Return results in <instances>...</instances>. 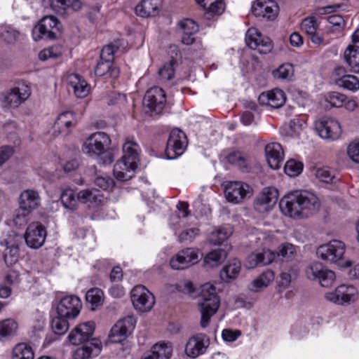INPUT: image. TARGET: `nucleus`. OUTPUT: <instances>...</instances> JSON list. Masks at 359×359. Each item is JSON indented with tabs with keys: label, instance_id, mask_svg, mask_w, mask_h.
<instances>
[{
	"label": "nucleus",
	"instance_id": "obj_33",
	"mask_svg": "<svg viewBox=\"0 0 359 359\" xmlns=\"http://www.w3.org/2000/svg\"><path fill=\"white\" fill-rule=\"evenodd\" d=\"M227 252L222 248L215 249L208 252L203 259L204 266L213 268L220 265L226 258Z\"/></svg>",
	"mask_w": 359,
	"mask_h": 359
},
{
	"label": "nucleus",
	"instance_id": "obj_9",
	"mask_svg": "<svg viewBox=\"0 0 359 359\" xmlns=\"http://www.w3.org/2000/svg\"><path fill=\"white\" fill-rule=\"evenodd\" d=\"M245 43L250 48L257 50L260 54H267L273 49L271 39L263 36L255 27H250L247 31Z\"/></svg>",
	"mask_w": 359,
	"mask_h": 359
},
{
	"label": "nucleus",
	"instance_id": "obj_6",
	"mask_svg": "<svg viewBox=\"0 0 359 359\" xmlns=\"http://www.w3.org/2000/svg\"><path fill=\"white\" fill-rule=\"evenodd\" d=\"M61 25L57 19L52 15L43 18L32 31L35 41L54 39L60 33Z\"/></svg>",
	"mask_w": 359,
	"mask_h": 359
},
{
	"label": "nucleus",
	"instance_id": "obj_4",
	"mask_svg": "<svg viewBox=\"0 0 359 359\" xmlns=\"http://www.w3.org/2000/svg\"><path fill=\"white\" fill-rule=\"evenodd\" d=\"M111 140L109 137L103 132L92 134L83 143L82 150L90 155L99 157V161L102 164H110L114 161V156L107 150Z\"/></svg>",
	"mask_w": 359,
	"mask_h": 359
},
{
	"label": "nucleus",
	"instance_id": "obj_34",
	"mask_svg": "<svg viewBox=\"0 0 359 359\" xmlns=\"http://www.w3.org/2000/svg\"><path fill=\"white\" fill-rule=\"evenodd\" d=\"M241 267V262L238 259L231 260L221 270V278L225 282H229L236 278L240 273Z\"/></svg>",
	"mask_w": 359,
	"mask_h": 359
},
{
	"label": "nucleus",
	"instance_id": "obj_12",
	"mask_svg": "<svg viewBox=\"0 0 359 359\" xmlns=\"http://www.w3.org/2000/svg\"><path fill=\"white\" fill-rule=\"evenodd\" d=\"M315 128L319 136L325 140H336L341 134L339 123L332 118H322L316 122Z\"/></svg>",
	"mask_w": 359,
	"mask_h": 359
},
{
	"label": "nucleus",
	"instance_id": "obj_18",
	"mask_svg": "<svg viewBox=\"0 0 359 359\" xmlns=\"http://www.w3.org/2000/svg\"><path fill=\"white\" fill-rule=\"evenodd\" d=\"M182 138H185V134L182 130L174 129L171 131L165 149L167 158L175 159L183 153L184 143Z\"/></svg>",
	"mask_w": 359,
	"mask_h": 359
},
{
	"label": "nucleus",
	"instance_id": "obj_41",
	"mask_svg": "<svg viewBox=\"0 0 359 359\" xmlns=\"http://www.w3.org/2000/svg\"><path fill=\"white\" fill-rule=\"evenodd\" d=\"M68 319L60 315L53 318L50 324L53 332L58 335H62L66 333L69 329Z\"/></svg>",
	"mask_w": 359,
	"mask_h": 359
},
{
	"label": "nucleus",
	"instance_id": "obj_31",
	"mask_svg": "<svg viewBox=\"0 0 359 359\" xmlns=\"http://www.w3.org/2000/svg\"><path fill=\"white\" fill-rule=\"evenodd\" d=\"M19 203L22 210L29 212L38 208L40 203V197L39 194L34 190H25L20 196Z\"/></svg>",
	"mask_w": 359,
	"mask_h": 359
},
{
	"label": "nucleus",
	"instance_id": "obj_8",
	"mask_svg": "<svg viewBox=\"0 0 359 359\" xmlns=\"http://www.w3.org/2000/svg\"><path fill=\"white\" fill-rule=\"evenodd\" d=\"M306 277L312 280H317L323 287L330 286L335 280L334 271L327 269L320 262H314L305 269Z\"/></svg>",
	"mask_w": 359,
	"mask_h": 359
},
{
	"label": "nucleus",
	"instance_id": "obj_42",
	"mask_svg": "<svg viewBox=\"0 0 359 359\" xmlns=\"http://www.w3.org/2000/svg\"><path fill=\"white\" fill-rule=\"evenodd\" d=\"M86 302L91 304L92 309L101 305L104 299V294L102 290L99 288H92L89 290L86 295Z\"/></svg>",
	"mask_w": 359,
	"mask_h": 359
},
{
	"label": "nucleus",
	"instance_id": "obj_40",
	"mask_svg": "<svg viewBox=\"0 0 359 359\" xmlns=\"http://www.w3.org/2000/svg\"><path fill=\"white\" fill-rule=\"evenodd\" d=\"M337 83L339 86L351 91H356L359 89V80L354 75H342L341 77L338 79Z\"/></svg>",
	"mask_w": 359,
	"mask_h": 359
},
{
	"label": "nucleus",
	"instance_id": "obj_38",
	"mask_svg": "<svg viewBox=\"0 0 359 359\" xmlns=\"http://www.w3.org/2000/svg\"><path fill=\"white\" fill-rule=\"evenodd\" d=\"M32 347L25 343H20L13 349V359H34Z\"/></svg>",
	"mask_w": 359,
	"mask_h": 359
},
{
	"label": "nucleus",
	"instance_id": "obj_35",
	"mask_svg": "<svg viewBox=\"0 0 359 359\" xmlns=\"http://www.w3.org/2000/svg\"><path fill=\"white\" fill-rule=\"evenodd\" d=\"M69 79L70 84L73 87L77 97L83 98L88 95L90 87L79 74L71 75Z\"/></svg>",
	"mask_w": 359,
	"mask_h": 359
},
{
	"label": "nucleus",
	"instance_id": "obj_17",
	"mask_svg": "<svg viewBox=\"0 0 359 359\" xmlns=\"http://www.w3.org/2000/svg\"><path fill=\"white\" fill-rule=\"evenodd\" d=\"M278 198V190L274 187H265L254 202L256 211L263 213L270 210Z\"/></svg>",
	"mask_w": 359,
	"mask_h": 359
},
{
	"label": "nucleus",
	"instance_id": "obj_7",
	"mask_svg": "<svg viewBox=\"0 0 359 359\" xmlns=\"http://www.w3.org/2000/svg\"><path fill=\"white\" fill-rule=\"evenodd\" d=\"M131 302L134 308L140 312L149 311L155 304L153 294L142 285L133 287L131 291Z\"/></svg>",
	"mask_w": 359,
	"mask_h": 359
},
{
	"label": "nucleus",
	"instance_id": "obj_53",
	"mask_svg": "<svg viewBox=\"0 0 359 359\" xmlns=\"http://www.w3.org/2000/svg\"><path fill=\"white\" fill-rule=\"evenodd\" d=\"M180 33L195 34L198 31V25L191 19H185L179 23Z\"/></svg>",
	"mask_w": 359,
	"mask_h": 359
},
{
	"label": "nucleus",
	"instance_id": "obj_30",
	"mask_svg": "<svg viewBox=\"0 0 359 359\" xmlns=\"http://www.w3.org/2000/svg\"><path fill=\"white\" fill-rule=\"evenodd\" d=\"M259 101L262 104L278 108L284 104L285 96L283 90L274 89L267 93H262L259 97Z\"/></svg>",
	"mask_w": 359,
	"mask_h": 359
},
{
	"label": "nucleus",
	"instance_id": "obj_45",
	"mask_svg": "<svg viewBox=\"0 0 359 359\" xmlns=\"http://www.w3.org/2000/svg\"><path fill=\"white\" fill-rule=\"evenodd\" d=\"M276 79L286 80L290 79L294 74V68L290 63H285L280 65L273 72Z\"/></svg>",
	"mask_w": 359,
	"mask_h": 359
},
{
	"label": "nucleus",
	"instance_id": "obj_55",
	"mask_svg": "<svg viewBox=\"0 0 359 359\" xmlns=\"http://www.w3.org/2000/svg\"><path fill=\"white\" fill-rule=\"evenodd\" d=\"M118 49V46L114 44L109 43L104 46L100 53V59L105 61L113 62L114 54L116 50Z\"/></svg>",
	"mask_w": 359,
	"mask_h": 359
},
{
	"label": "nucleus",
	"instance_id": "obj_27",
	"mask_svg": "<svg viewBox=\"0 0 359 359\" xmlns=\"http://www.w3.org/2000/svg\"><path fill=\"white\" fill-rule=\"evenodd\" d=\"M6 248L4 252V258L7 265L15 264L20 257L19 245L22 243V236L15 234L13 241L6 240Z\"/></svg>",
	"mask_w": 359,
	"mask_h": 359
},
{
	"label": "nucleus",
	"instance_id": "obj_2",
	"mask_svg": "<svg viewBox=\"0 0 359 359\" xmlns=\"http://www.w3.org/2000/svg\"><path fill=\"white\" fill-rule=\"evenodd\" d=\"M139 145L131 141L126 142L123 146V155L114 166V175L121 181H127L134 177L139 161Z\"/></svg>",
	"mask_w": 359,
	"mask_h": 359
},
{
	"label": "nucleus",
	"instance_id": "obj_51",
	"mask_svg": "<svg viewBox=\"0 0 359 359\" xmlns=\"http://www.w3.org/2000/svg\"><path fill=\"white\" fill-rule=\"evenodd\" d=\"M175 63L176 62L174 60H171L160 68L158 74L162 80L170 81L173 78L175 74L174 65Z\"/></svg>",
	"mask_w": 359,
	"mask_h": 359
},
{
	"label": "nucleus",
	"instance_id": "obj_44",
	"mask_svg": "<svg viewBox=\"0 0 359 359\" xmlns=\"http://www.w3.org/2000/svg\"><path fill=\"white\" fill-rule=\"evenodd\" d=\"M0 34L3 39L8 43H13L17 41L20 36V32L10 25L1 26L0 28Z\"/></svg>",
	"mask_w": 359,
	"mask_h": 359
},
{
	"label": "nucleus",
	"instance_id": "obj_19",
	"mask_svg": "<svg viewBox=\"0 0 359 359\" xmlns=\"http://www.w3.org/2000/svg\"><path fill=\"white\" fill-rule=\"evenodd\" d=\"M209 344V339L205 334L194 335L187 342L185 353L189 357L196 358L205 352Z\"/></svg>",
	"mask_w": 359,
	"mask_h": 359
},
{
	"label": "nucleus",
	"instance_id": "obj_43",
	"mask_svg": "<svg viewBox=\"0 0 359 359\" xmlns=\"http://www.w3.org/2000/svg\"><path fill=\"white\" fill-rule=\"evenodd\" d=\"M17 328L16 322L12 319L0 321V340L15 334Z\"/></svg>",
	"mask_w": 359,
	"mask_h": 359
},
{
	"label": "nucleus",
	"instance_id": "obj_23",
	"mask_svg": "<svg viewBox=\"0 0 359 359\" xmlns=\"http://www.w3.org/2000/svg\"><path fill=\"white\" fill-rule=\"evenodd\" d=\"M266 161L269 167L273 170L280 168L284 160V152L280 144L269 143L265 147Z\"/></svg>",
	"mask_w": 359,
	"mask_h": 359
},
{
	"label": "nucleus",
	"instance_id": "obj_25",
	"mask_svg": "<svg viewBox=\"0 0 359 359\" xmlns=\"http://www.w3.org/2000/svg\"><path fill=\"white\" fill-rule=\"evenodd\" d=\"M226 159L229 163L236 166L243 173H248L252 169L250 156L243 151H230L226 156Z\"/></svg>",
	"mask_w": 359,
	"mask_h": 359
},
{
	"label": "nucleus",
	"instance_id": "obj_24",
	"mask_svg": "<svg viewBox=\"0 0 359 359\" xmlns=\"http://www.w3.org/2000/svg\"><path fill=\"white\" fill-rule=\"evenodd\" d=\"M75 115L72 111H65L61 113L55 121L53 129L55 133L60 135H67L71 128L76 125Z\"/></svg>",
	"mask_w": 359,
	"mask_h": 359
},
{
	"label": "nucleus",
	"instance_id": "obj_59",
	"mask_svg": "<svg viewBox=\"0 0 359 359\" xmlns=\"http://www.w3.org/2000/svg\"><path fill=\"white\" fill-rule=\"evenodd\" d=\"M95 184L103 190L113 187L114 180L109 177H97L95 180Z\"/></svg>",
	"mask_w": 359,
	"mask_h": 359
},
{
	"label": "nucleus",
	"instance_id": "obj_26",
	"mask_svg": "<svg viewBox=\"0 0 359 359\" xmlns=\"http://www.w3.org/2000/svg\"><path fill=\"white\" fill-rule=\"evenodd\" d=\"M51 9L57 15L64 16L69 10L78 11L82 7L80 0H48Z\"/></svg>",
	"mask_w": 359,
	"mask_h": 359
},
{
	"label": "nucleus",
	"instance_id": "obj_62",
	"mask_svg": "<svg viewBox=\"0 0 359 359\" xmlns=\"http://www.w3.org/2000/svg\"><path fill=\"white\" fill-rule=\"evenodd\" d=\"M347 152L353 161L359 163V142L351 144L348 147Z\"/></svg>",
	"mask_w": 359,
	"mask_h": 359
},
{
	"label": "nucleus",
	"instance_id": "obj_29",
	"mask_svg": "<svg viewBox=\"0 0 359 359\" xmlns=\"http://www.w3.org/2000/svg\"><path fill=\"white\" fill-rule=\"evenodd\" d=\"M161 0H142L135 8V13L142 18L156 15L161 8Z\"/></svg>",
	"mask_w": 359,
	"mask_h": 359
},
{
	"label": "nucleus",
	"instance_id": "obj_13",
	"mask_svg": "<svg viewBox=\"0 0 359 359\" xmlns=\"http://www.w3.org/2000/svg\"><path fill=\"white\" fill-rule=\"evenodd\" d=\"M82 308L81 299L75 295L66 296L60 299L57 305V313L62 317L75 318Z\"/></svg>",
	"mask_w": 359,
	"mask_h": 359
},
{
	"label": "nucleus",
	"instance_id": "obj_21",
	"mask_svg": "<svg viewBox=\"0 0 359 359\" xmlns=\"http://www.w3.org/2000/svg\"><path fill=\"white\" fill-rule=\"evenodd\" d=\"M249 193V186L241 182H229L224 190V195L229 202L241 203Z\"/></svg>",
	"mask_w": 359,
	"mask_h": 359
},
{
	"label": "nucleus",
	"instance_id": "obj_11",
	"mask_svg": "<svg viewBox=\"0 0 359 359\" xmlns=\"http://www.w3.org/2000/svg\"><path fill=\"white\" fill-rule=\"evenodd\" d=\"M345 252V245L343 242L334 240L320 245L316 251L318 257L330 263H336L341 260Z\"/></svg>",
	"mask_w": 359,
	"mask_h": 359
},
{
	"label": "nucleus",
	"instance_id": "obj_32",
	"mask_svg": "<svg viewBox=\"0 0 359 359\" xmlns=\"http://www.w3.org/2000/svg\"><path fill=\"white\" fill-rule=\"evenodd\" d=\"M344 58L351 72L359 74V46H348L344 53Z\"/></svg>",
	"mask_w": 359,
	"mask_h": 359
},
{
	"label": "nucleus",
	"instance_id": "obj_64",
	"mask_svg": "<svg viewBox=\"0 0 359 359\" xmlns=\"http://www.w3.org/2000/svg\"><path fill=\"white\" fill-rule=\"evenodd\" d=\"M296 273L294 271H292V273L286 271L282 272L280 274V285L282 287H287L289 286L292 278L294 277Z\"/></svg>",
	"mask_w": 359,
	"mask_h": 359
},
{
	"label": "nucleus",
	"instance_id": "obj_39",
	"mask_svg": "<svg viewBox=\"0 0 359 359\" xmlns=\"http://www.w3.org/2000/svg\"><path fill=\"white\" fill-rule=\"evenodd\" d=\"M60 200L66 209L73 211L78 207L77 197L76 198L74 190L71 189H65L62 192Z\"/></svg>",
	"mask_w": 359,
	"mask_h": 359
},
{
	"label": "nucleus",
	"instance_id": "obj_37",
	"mask_svg": "<svg viewBox=\"0 0 359 359\" xmlns=\"http://www.w3.org/2000/svg\"><path fill=\"white\" fill-rule=\"evenodd\" d=\"M232 234V229L230 226L219 228L209 236V241L214 245H219L226 241Z\"/></svg>",
	"mask_w": 359,
	"mask_h": 359
},
{
	"label": "nucleus",
	"instance_id": "obj_14",
	"mask_svg": "<svg viewBox=\"0 0 359 359\" xmlns=\"http://www.w3.org/2000/svg\"><path fill=\"white\" fill-rule=\"evenodd\" d=\"M46 236V228L39 222H33L27 228L25 240L29 248L37 249L43 245Z\"/></svg>",
	"mask_w": 359,
	"mask_h": 359
},
{
	"label": "nucleus",
	"instance_id": "obj_22",
	"mask_svg": "<svg viewBox=\"0 0 359 359\" xmlns=\"http://www.w3.org/2000/svg\"><path fill=\"white\" fill-rule=\"evenodd\" d=\"M356 294V289L353 285H339L334 292L326 293L325 298L337 304H343L351 301Z\"/></svg>",
	"mask_w": 359,
	"mask_h": 359
},
{
	"label": "nucleus",
	"instance_id": "obj_10",
	"mask_svg": "<svg viewBox=\"0 0 359 359\" xmlns=\"http://www.w3.org/2000/svg\"><path fill=\"white\" fill-rule=\"evenodd\" d=\"M136 320L128 316L119 320L111 329L109 339L112 343H121L125 341L135 327Z\"/></svg>",
	"mask_w": 359,
	"mask_h": 359
},
{
	"label": "nucleus",
	"instance_id": "obj_56",
	"mask_svg": "<svg viewBox=\"0 0 359 359\" xmlns=\"http://www.w3.org/2000/svg\"><path fill=\"white\" fill-rule=\"evenodd\" d=\"M93 354V350L88 344L78 348L74 353V359H88Z\"/></svg>",
	"mask_w": 359,
	"mask_h": 359
},
{
	"label": "nucleus",
	"instance_id": "obj_60",
	"mask_svg": "<svg viewBox=\"0 0 359 359\" xmlns=\"http://www.w3.org/2000/svg\"><path fill=\"white\" fill-rule=\"evenodd\" d=\"M13 148L11 146L0 147V166H2L13 154Z\"/></svg>",
	"mask_w": 359,
	"mask_h": 359
},
{
	"label": "nucleus",
	"instance_id": "obj_16",
	"mask_svg": "<svg viewBox=\"0 0 359 359\" xmlns=\"http://www.w3.org/2000/svg\"><path fill=\"white\" fill-rule=\"evenodd\" d=\"M165 101L164 90L159 87H154L147 91L143 104L151 111L158 114L163 109Z\"/></svg>",
	"mask_w": 359,
	"mask_h": 359
},
{
	"label": "nucleus",
	"instance_id": "obj_52",
	"mask_svg": "<svg viewBox=\"0 0 359 359\" xmlns=\"http://www.w3.org/2000/svg\"><path fill=\"white\" fill-rule=\"evenodd\" d=\"M346 97L338 92L329 93L325 96V101L330 104L332 107H340L346 102Z\"/></svg>",
	"mask_w": 359,
	"mask_h": 359
},
{
	"label": "nucleus",
	"instance_id": "obj_15",
	"mask_svg": "<svg viewBox=\"0 0 359 359\" xmlns=\"http://www.w3.org/2000/svg\"><path fill=\"white\" fill-rule=\"evenodd\" d=\"M198 262V250L188 248L180 251L170 262L173 269L182 270Z\"/></svg>",
	"mask_w": 359,
	"mask_h": 359
},
{
	"label": "nucleus",
	"instance_id": "obj_36",
	"mask_svg": "<svg viewBox=\"0 0 359 359\" xmlns=\"http://www.w3.org/2000/svg\"><path fill=\"white\" fill-rule=\"evenodd\" d=\"M274 279V273L271 270H267L252 280L249 289L253 292H258L259 290L266 287Z\"/></svg>",
	"mask_w": 359,
	"mask_h": 359
},
{
	"label": "nucleus",
	"instance_id": "obj_49",
	"mask_svg": "<svg viewBox=\"0 0 359 359\" xmlns=\"http://www.w3.org/2000/svg\"><path fill=\"white\" fill-rule=\"evenodd\" d=\"M295 247L290 243H284L280 245L276 252V256L282 259L289 260L295 254Z\"/></svg>",
	"mask_w": 359,
	"mask_h": 359
},
{
	"label": "nucleus",
	"instance_id": "obj_20",
	"mask_svg": "<svg viewBox=\"0 0 359 359\" xmlns=\"http://www.w3.org/2000/svg\"><path fill=\"white\" fill-rule=\"evenodd\" d=\"M94 329L93 322L80 324L69 333L68 339L73 345L85 344L92 337Z\"/></svg>",
	"mask_w": 359,
	"mask_h": 359
},
{
	"label": "nucleus",
	"instance_id": "obj_61",
	"mask_svg": "<svg viewBox=\"0 0 359 359\" xmlns=\"http://www.w3.org/2000/svg\"><path fill=\"white\" fill-rule=\"evenodd\" d=\"M267 6L269 8H267V13L265 15L264 18L267 20H273L276 18L278 13L279 8L276 3L273 0L267 1Z\"/></svg>",
	"mask_w": 359,
	"mask_h": 359
},
{
	"label": "nucleus",
	"instance_id": "obj_58",
	"mask_svg": "<svg viewBox=\"0 0 359 359\" xmlns=\"http://www.w3.org/2000/svg\"><path fill=\"white\" fill-rule=\"evenodd\" d=\"M111 62L105 61L100 59V61L97 64L95 68V74L97 76H102L107 75L110 70Z\"/></svg>",
	"mask_w": 359,
	"mask_h": 359
},
{
	"label": "nucleus",
	"instance_id": "obj_48",
	"mask_svg": "<svg viewBox=\"0 0 359 359\" xmlns=\"http://www.w3.org/2000/svg\"><path fill=\"white\" fill-rule=\"evenodd\" d=\"M314 175L320 181L325 183H333L335 180L334 175L325 168H318L313 170Z\"/></svg>",
	"mask_w": 359,
	"mask_h": 359
},
{
	"label": "nucleus",
	"instance_id": "obj_1",
	"mask_svg": "<svg viewBox=\"0 0 359 359\" xmlns=\"http://www.w3.org/2000/svg\"><path fill=\"white\" fill-rule=\"evenodd\" d=\"M282 212L292 218H304L316 212L320 203L318 198L307 190H296L285 195L279 203Z\"/></svg>",
	"mask_w": 359,
	"mask_h": 359
},
{
	"label": "nucleus",
	"instance_id": "obj_3",
	"mask_svg": "<svg viewBox=\"0 0 359 359\" xmlns=\"http://www.w3.org/2000/svg\"><path fill=\"white\" fill-rule=\"evenodd\" d=\"M220 305V299L216 292V287L208 283L201 286L198 302V309L201 313V325L206 327L210 318L217 311Z\"/></svg>",
	"mask_w": 359,
	"mask_h": 359
},
{
	"label": "nucleus",
	"instance_id": "obj_57",
	"mask_svg": "<svg viewBox=\"0 0 359 359\" xmlns=\"http://www.w3.org/2000/svg\"><path fill=\"white\" fill-rule=\"evenodd\" d=\"M198 234L199 229L198 228L185 229L179 235V241L181 243L184 241H192Z\"/></svg>",
	"mask_w": 359,
	"mask_h": 359
},
{
	"label": "nucleus",
	"instance_id": "obj_46",
	"mask_svg": "<svg viewBox=\"0 0 359 359\" xmlns=\"http://www.w3.org/2000/svg\"><path fill=\"white\" fill-rule=\"evenodd\" d=\"M99 191L95 189H84L77 194V200L82 203L96 202L98 200Z\"/></svg>",
	"mask_w": 359,
	"mask_h": 359
},
{
	"label": "nucleus",
	"instance_id": "obj_54",
	"mask_svg": "<svg viewBox=\"0 0 359 359\" xmlns=\"http://www.w3.org/2000/svg\"><path fill=\"white\" fill-rule=\"evenodd\" d=\"M318 24L314 17H309L305 18L301 24L302 30L308 36L316 32Z\"/></svg>",
	"mask_w": 359,
	"mask_h": 359
},
{
	"label": "nucleus",
	"instance_id": "obj_5",
	"mask_svg": "<svg viewBox=\"0 0 359 359\" xmlns=\"http://www.w3.org/2000/svg\"><path fill=\"white\" fill-rule=\"evenodd\" d=\"M31 88L25 84H20L3 93L0 97L1 107L5 110L17 109L31 95Z\"/></svg>",
	"mask_w": 359,
	"mask_h": 359
},
{
	"label": "nucleus",
	"instance_id": "obj_50",
	"mask_svg": "<svg viewBox=\"0 0 359 359\" xmlns=\"http://www.w3.org/2000/svg\"><path fill=\"white\" fill-rule=\"evenodd\" d=\"M224 11V4L222 0L216 1L215 3L211 4L210 6H208L205 11V17L207 19H210L215 15H221Z\"/></svg>",
	"mask_w": 359,
	"mask_h": 359
},
{
	"label": "nucleus",
	"instance_id": "obj_47",
	"mask_svg": "<svg viewBox=\"0 0 359 359\" xmlns=\"http://www.w3.org/2000/svg\"><path fill=\"white\" fill-rule=\"evenodd\" d=\"M285 172L290 177L299 175L303 170V164L294 159L288 160L284 166Z\"/></svg>",
	"mask_w": 359,
	"mask_h": 359
},
{
	"label": "nucleus",
	"instance_id": "obj_63",
	"mask_svg": "<svg viewBox=\"0 0 359 359\" xmlns=\"http://www.w3.org/2000/svg\"><path fill=\"white\" fill-rule=\"evenodd\" d=\"M239 330L232 331L229 329H225L222 331V338L226 341H233L236 340L241 335Z\"/></svg>",
	"mask_w": 359,
	"mask_h": 359
},
{
	"label": "nucleus",
	"instance_id": "obj_28",
	"mask_svg": "<svg viewBox=\"0 0 359 359\" xmlns=\"http://www.w3.org/2000/svg\"><path fill=\"white\" fill-rule=\"evenodd\" d=\"M276 257V254L270 250L263 252H252L246 259L245 265L248 269L271 264Z\"/></svg>",
	"mask_w": 359,
	"mask_h": 359
}]
</instances>
